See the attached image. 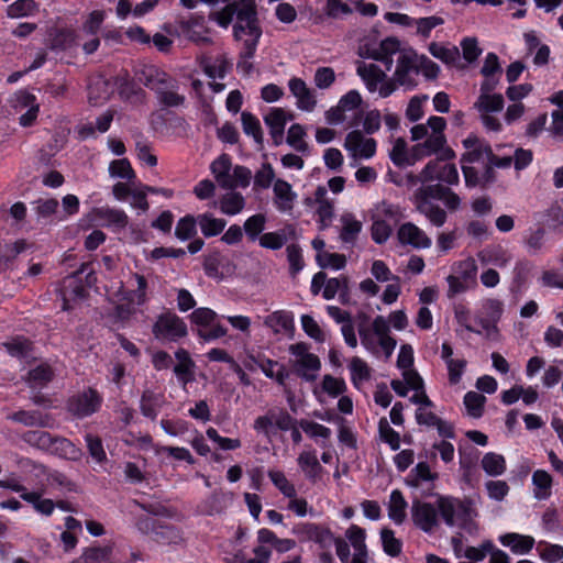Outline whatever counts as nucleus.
Returning <instances> with one entry per match:
<instances>
[{"mask_svg":"<svg viewBox=\"0 0 563 563\" xmlns=\"http://www.w3.org/2000/svg\"><path fill=\"white\" fill-rule=\"evenodd\" d=\"M446 121L442 117H430L427 124H416L410 129L411 140L418 142L411 147L413 161L437 155L423 167V179L453 186L460 181L455 164L445 163L455 157V152L446 145L444 130Z\"/></svg>","mask_w":563,"mask_h":563,"instance_id":"nucleus-1","label":"nucleus"},{"mask_svg":"<svg viewBox=\"0 0 563 563\" xmlns=\"http://www.w3.org/2000/svg\"><path fill=\"white\" fill-rule=\"evenodd\" d=\"M136 79L155 92L156 99L164 108L185 106L186 97L179 92L176 78L154 65H144L135 71Z\"/></svg>","mask_w":563,"mask_h":563,"instance_id":"nucleus-2","label":"nucleus"},{"mask_svg":"<svg viewBox=\"0 0 563 563\" xmlns=\"http://www.w3.org/2000/svg\"><path fill=\"white\" fill-rule=\"evenodd\" d=\"M438 508L440 517L449 527L459 526L470 534L477 532V525L473 520V509L471 501L462 500L451 496H440L438 498Z\"/></svg>","mask_w":563,"mask_h":563,"instance_id":"nucleus-3","label":"nucleus"},{"mask_svg":"<svg viewBox=\"0 0 563 563\" xmlns=\"http://www.w3.org/2000/svg\"><path fill=\"white\" fill-rule=\"evenodd\" d=\"M449 285L446 296L454 298L477 287V264L473 257H467L452 266V274L446 277Z\"/></svg>","mask_w":563,"mask_h":563,"instance_id":"nucleus-4","label":"nucleus"},{"mask_svg":"<svg viewBox=\"0 0 563 563\" xmlns=\"http://www.w3.org/2000/svg\"><path fill=\"white\" fill-rule=\"evenodd\" d=\"M22 440L37 449L60 453L63 455H75V445L65 438H54L46 431L34 430L23 433Z\"/></svg>","mask_w":563,"mask_h":563,"instance_id":"nucleus-5","label":"nucleus"},{"mask_svg":"<svg viewBox=\"0 0 563 563\" xmlns=\"http://www.w3.org/2000/svg\"><path fill=\"white\" fill-rule=\"evenodd\" d=\"M419 55L413 49H402L397 58L394 79L399 86L412 89L417 86L412 74H419Z\"/></svg>","mask_w":563,"mask_h":563,"instance_id":"nucleus-6","label":"nucleus"},{"mask_svg":"<svg viewBox=\"0 0 563 563\" xmlns=\"http://www.w3.org/2000/svg\"><path fill=\"white\" fill-rule=\"evenodd\" d=\"M101 404V395L96 389L88 387L68 399L67 409L73 416L85 418L97 412Z\"/></svg>","mask_w":563,"mask_h":563,"instance_id":"nucleus-7","label":"nucleus"},{"mask_svg":"<svg viewBox=\"0 0 563 563\" xmlns=\"http://www.w3.org/2000/svg\"><path fill=\"white\" fill-rule=\"evenodd\" d=\"M292 533L300 542L313 541L323 550L330 549L334 540V536L329 528L313 522H299L295 525Z\"/></svg>","mask_w":563,"mask_h":563,"instance_id":"nucleus-8","label":"nucleus"},{"mask_svg":"<svg viewBox=\"0 0 563 563\" xmlns=\"http://www.w3.org/2000/svg\"><path fill=\"white\" fill-rule=\"evenodd\" d=\"M153 334L157 339L176 341L187 335V325L176 313L164 312L153 325Z\"/></svg>","mask_w":563,"mask_h":563,"instance_id":"nucleus-9","label":"nucleus"},{"mask_svg":"<svg viewBox=\"0 0 563 563\" xmlns=\"http://www.w3.org/2000/svg\"><path fill=\"white\" fill-rule=\"evenodd\" d=\"M438 515H440L438 500L435 501V506L419 499L412 501V522L423 532L431 533L439 526Z\"/></svg>","mask_w":563,"mask_h":563,"instance_id":"nucleus-10","label":"nucleus"},{"mask_svg":"<svg viewBox=\"0 0 563 563\" xmlns=\"http://www.w3.org/2000/svg\"><path fill=\"white\" fill-rule=\"evenodd\" d=\"M344 147L354 158H371L376 153V141L365 137L360 130H353L347 133Z\"/></svg>","mask_w":563,"mask_h":563,"instance_id":"nucleus-11","label":"nucleus"},{"mask_svg":"<svg viewBox=\"0 0 563 563\" xmlns=\"http://www.w3.org/2000/svg\"><path fill=\"white\" fill-rule=\"evenodd\" d=\"M114 86L123 101L134 106L144 104L146 102L147 95L145 90L130 78L128 71L119 74L114 78Z\"/></svg>","mask_w":563,"mask_h":563,"instance_id":"nucleus-12","label":"nucleus"},{"mask_svg":"<svg viewBox=\"0 0 563 563\" xmlns=\"http://www.w3.org/2000/svg\"><path fill=\"white\" fill-rule=\"evenodd\" d=\"M397 236L401 244H409L415 249H428L431 245L430 238L412 222L401 224Z\"/></svg>","mask_w":563,"mask_h":563,"instance_id":"nucleus-13","label":"nucleus"},{"mask_svg":"<svg viewBox=\"0 0 563 563\" xmlns=\"http://www.w3.org/2000/svg\"><path fill=\"white\" fill-rule=\"evenodd\" d=\"M7 419L24 427L51 428L54 423L51 415L40 410H19L9 415Z\"/></svg>","mask_w":563,"mask_h":563,"instance_id":"nucleus-14","label":"nucleus"},{"mask_svg":"<svg viewBox=\"0 0 563 563\" xmlns=\"http://www.w3.org/2000/svg\"><path fill=\"white\" fill-rule=\"evenodd\" d=\"M292 115L287 117L283 108H273L264 118L265 124L269 128V133L275 145H280L284 140V131L287 120H291Z\"/></svg>","mask_w":563,"mask_h":563,"instance_id":"nucleus-15","label":"nucleus"},{"mask_svg":"<svg viewBox=\"0 0 563 563\" xmlns=\"http://www.w3.org/2000/svg\"><path fill=\"white\" fill-rule=\"evenodd\" d=\"M274 205L280 212L291 211L297 198L291 185L284 179H276L273 186Z\"/></svg>","mask_w":563,"mask_h":563,"instance_id":"nucleus-16","label":"nucleus"},{"mask_svg":"<svg viewBox=\"0 0 563 563\" xmlns=\"http://www.w3.org/2000/svg\"><path fill=\"white\" fill-rule=\"evenodd\" d=\"M289 90L297 99V106L305 111H312L317 104L313 92L307 87L306 82L297 77L289 80Z\"/></svg>","mask_w":563,"mask_h":563,"instance_id":"nucleus-17","label":"nucleus"},{"mask_svg":"<svg viewBox=\"0 0 563 563\" xmlns=\"http://www.w3.org/2000/svg\"><path fill=\"white\" fill-rule=\"evenodd\" d=\"M175 357L177 360V364L173 368L174 374L178 380L186 386L195 379L196 364L190 357L189 352L185 349H178L175 352Z\"/></svg>","mask_w":563,"mask_h":563,"instance_id":"nucleus-18","label":"nucleus"},{"mask_svg":"<svg viewBox=\"0 0 563 563\" xmlns=\"http://www.w3.org/2000/svg\"><path fill=\"white\" fill-rule=\"evenodd\" d=\"M400 42L396 37H387L383 40L378 45L375 46V53L371 55V59L383 63L386 70H390L394 64L393 56L399 54Z\"/></svg>","mask_w":563,"mask_h":563,"instance_id":"nucleus-19","label":"nucleus"},{"mask_svg":"<svg viewBox=\"0 0 563 563\" xmlns=\"http://www.w3.org/2000/svg\"><path fill=\"white\" fill-rule=\"evenodd\" d=\"M264 324L275 334H292L295 330L292 313L285 310H277L266 316L264 319Z\"/></svg>","mask_w":563,"mask_h":563,"instance_id":"nucleus-20","label":"nucleus"},{"mask_svg":"<svg viewBox=\"0 0 563 563\" xmlns=\"http://www.w3.org/2000/svg\"><path fill=\"white\" fill-rule=\"evenodd\" d=\"M296 238V230L294 225L288 224L282 230H278L276 232H267L260 236V245L264 249L268 250H279L282 249L288 239H295Z\"/></svg>","mask_w":563,"mask_h":563,"instance_id":"nucleus-21","label":"nucleus"},{"mask_svg":"<svg viewBox=\"0 0 563 563\" xmlns=\"http://www.w3.org/2000/svg\"><path fill=\"white\" fill-rule=\"evenodd\" d=\"M96 218L102 221L103 225L123 230L129 224V217L123 210L110 207L97 208L93 211Z\"/></svg>","mask_w":563,"mask_h":563,"instance_id":"nucleus-22","label":"nucleus"},{"mask_svg":"<svg viewBox=\"0 0 563 563\" xmlns=\"http://www.w3.org/2000/svg\"><path fill=\"white\" fill-rule=\"evenodd\" d=\"M295 373L307 382L317 378V372L321 367L320 358L316 354L305 355L303 358H296L292 362Z\"/></svg>","mask_w":563,"mask_h":563,"instance_id":"nucleus-23","label":"nucleus"},{"mask_svg":"<svg viewBox=\"0 0 563 563\" xmlns=\"http://www.w3.org/2000/svg\"><path fill=\"white\" fill-rule=\"evenodd\" d=\"M113 552V545H93L82 550V553L70 563H108Z\"/></svg>","mask_w":563,"mask_h":563,"instance_id":"nucleus-24","label":"nucleus"},{"mask_svg":"<svg viewBox=\"0 0 563 563\" xmlns=\"http://www.w3.org/2000/svg\"><path fill=\"white\" fill-rule=\"evenodd\" d=\"M249 358L262 369L265 376L276 379L279 385L285 384V380L288 377V372L284 365L278 364L276 361L255 357L254 355H249Z\"/></svg>","mask_w":563,"mask_h":563,"instance_id":"nucleus-25","label":"nucleus"},{"mask_svg":"<svg viewBox=\"0 0 563 563\" xmlns=\"http://www.w3.org/2000/svg\"><path fill=\"white\" fill-rule=\"evenodd\" d=\"M232 167L231 158L228 154L220 155L212 162L210 168L218 184L224 189H232L230 170Z\"/></svg>","mask_w":563,"mask_h":563,"instance_id":"nucleus-26","label":"nucleus"},{"mask_svg":"<svg viewBox=\"0 0 563 563\" xmlns=\"http://www.w3.org/2000/svg\"><path fill=\"white\" fill-rule=\"evenodd\" d=\"M357 75L365 81L367 89L374 92L378 84L386 79V74L375 64L360 63Z\"/></svg>","mask_w":563,"mask_h":563,"instance_id":"nucleus-27","label":"nucleus"},{"mask_svg":"<svg viewBox=\"0 0 563 563\" xmlns=\"http://www.w3.org/2000/svg\"><path fill=\"white\" fill-rule=\"evenodd\" d=\"M236 5L235 15L238 21L245 22L247 30L260 27L257 19L256 3L254 0L232 1Z\"/></svg>","mask_w":563,"mask_h":563,"instance_id":"nucleus-28","label":"nucleus"},{"mask_svg":"<svg viewBox=\"0 0 563 563\" xmlns=\"http://www.w3.org/2000/svg\"><path fill=\"white\" fill-rule=\"evenodd\" d=\"M342 228L340 231V239L345 244H354L357 235L362 231V222L356 220L353 214L345 213L341 216Z\"/></svg>","mask_w":563,"mask_h":563,"instance_id":"nucleus-29","label":"nucleus"},{"mask_svg":"<svg viewBox=\"0 0 563 563\" xmlns=\"http://www.w3.org/2000/svg\"><path fill=\"white\" fill-rule=\"evenodd\" d=\"M417 210L423 214L431 224L440 228L446 221V212L440 206L431 201H415Z\"/></svg>","mask_w":563,"mask_h":563,"instance_id":"nucleus-30","label":"nucleus"},{"mask_svg":"<svg viewBox=\"0 0 563 563\" xmlns=\"http://www.w3.org/2000/svg\"><path fill=\"white\" fill-rule=\"evenodd\" d=\"M198 225L206 238L219 235L225 228L224 219L214 218L211 213H202L197 217Z\"/></svg>","mask_w":563,"mask_h":563,"instance_id":"nucleus-31","label":"nucleus"},{"mask_svg":"<svg viewBox=\"0 0 563 563\" xmlns=\"http://www.w3.org/2000/svg\"><path fill=\"white\" fill-rule=\"evenodd\" d=\"M407 501L405 500L402 493L395 489L390 494L388 504V517L396 523L401 525L406 519Z\"/></svg>","mask_w":563,"mask_h":563,"instance_id":"nucleus-32","label":"nucleus"},{"mask_svg":"<svg viewBox=\"0 0 563 563\" xmlns=\"http://www.w3.org/2000/svg\"><path fill=\"white\" fill-rule=\"evenodd\" d=\"M25 240H18L12 244H7L0 250V271L11 267L18 255L29 249Z\"/></svg>","mask_w":563,"mask_h":563,"instance_id":"nucleus-33","label":"nucleus"},{"mask_svg":"<svg viewBox=\"0 0 563 563\" xmlns=\"http://www.w3.org/2000/svg\"><path fill=\"white\" fill-rule=\"evenodd\" d=\"M112 93L110 82L103 78L98 77L89 85V101L93 104H100L107 101Z\"/></svg>","mask_w":563,"mask_h":563,"instance_id":"nucleus-34","label":"nucleus"},{"mask_svg":"<svg viewBox=\"0 0 563 563\" xmlns=\"http://www.w3.org/2000/svg\"><path fill=\"white\" fill-rule=\"evenodd\" d=\"M532 484L534 485V497L543 500L550 497L552 487V476L543 470H537L532 474Z\"/></svg>","mask_w":563,"mask_h":563,"instance_id":"nucleus-35","label":"nucleus"},{"mask_svg":"<svg viewBox=\"0 0 563 563\" xmlns=\"http://www.w3.org/2000/svg\"><path fill=\"white\" fill-rule=\"evenodd\" d=\"M504 545H509L515 553H528L534 544V539L518 533H507L500 538Z\"/></svg>","mask_w":563,"mask_h":563,"instance_id":"nucleus-36","label":"nucleus"},{"mask_svg":"<svg viewBox=\"0 0 563 563\" xmlns=\"http://www.w3.org/2000/svg\"><path fill=\"white\" fill-rule=\"evenodd\" d=\"M54 377V371L47 364H41L27 373L25 382L30 387H43Z\"/></svg>","mask_w":563,"mask_h":563,"instance_id":"nucleus-37","label":"nucleus"},{"mask_svg":"<svg viewBox=\"0 0 563 563\" xmlns=\"http://www.w3.org/2000/svg\"><path fill=\"white\" fill-rule=\"evenodd\" d=\"M449 188V185L442 183L421 186L415 192V201H431V199L442 200L448 194Z\"/></svg>","mask_w":563,"mask_h":563,"instance_id":"nucleus-38","label":"nucleus"},{"mask_svg":"<svg viewBox=\"0 0 563 563\" xmlns=\"http://www.w3.org/2000/svg\"><path fill=\"white\" fill-rule=\"evenodd\" d=\"M474 108L481 113L498 112L504 108V97L500 93L479 95Z\"/></svg>","mask_w":563,"mask_h":563,"instance_id":"nucleus-39","label":"nucleus"},{"mask_svg":"<svg viewBox=\"0 0 563 563\" xmlns=\"http://www.w3.org/2000/svg\"><path fill=\"white\" fill-rule=\"evenodd\" d=\"M429 52L446 65H453L460 58V51L456 46H444L437 42L430 43Z\"/></svg>","mask_w":563,"mask_h":563,"instance_id":"nucleus-40","label":"nucleus"},{"mask_svg":"<svg viewBox=\"0 0 563 563\" xmlns=\"http://www.w3.org/2000/svg\"><path fill=\"white\" fill-rule=\"evenodd\" d=\"M245 206L244 197L236 191L225 194L220 200L221 212L228 216L240 213Z\"/></svg>","mask_w":563,"mask_h":563,"instance_id":"nucleus-41","label":"nucleus"},{"mask_svg":"<svg viewBox=\"0 0 563 563\" xmlns=\"http://www.w3.org/2000/svg\"><path fill=\"white\" fill-rule=\"evenodd\" d=\"M18 100L22 107H30V109L20 117V124L22 126H30L33 124L38 113V104H35V97L29 92H20Z\"/></svg>","mask_w":563,"mask_h":563,"instance_id":"nucleus-42","label":"nucleus"},{"mask_svg":"<svg viewBox=\"0 0 563 563\" xmlns=\"http://www.w3.org/2000/svg\"><path fill=\"white\" fill-rule=\"evenodd\" d=\"M241 121L243 132L246 135H251L254 141L262 145L263 144V131L260 123V120L253 115L251 112L244 111L241 113Z\"/></svg>","mask_w":563,"mask_h":563,"instance_id":"nucleus-43","label":"nucleus"},{"mask_svg":"<svg viewBox=\"0 0 563 563\" xmlns=\"http://www.w3.org/2000/svg\"><path fill=\"white\" fill-rule=\"evenodd\" d=\"M298 464L309 479L316 481L322 467L313 452H302L298 456Z\"/></svg>","mask_w":563,"mask_h":563,"instance_id":"nucleus-44","label":"nucleus"},{"mask_svg":"<svg viewBox=\"0 0 563 563\" xmlns=\"http://www.w3.org/2000/svg\"><path fill=\"white\" fill-rule=\"evenodd\" d=\"M162 395L152 390H144L141 397V412L143 416L154 420L157 416V408L161 406Z\"/></svg>","mask_w":563,"mask_h":563,"instance_id":"nucleus-45","label":"nucleus"},{"mask_svg":"<svg viewBox=\"0 0 563 563\" xmlns=\"http://www.w3.org/2000/svg\"><path fill=\"white\" fill-rule=\"evenodd\" d=\"M351 379L355 386L371 379V368L365 361L353 356L350 361Z\"/></svg>","mask_w":563,"mask_h":563,"instance_id":"nucleus-46","label":"nucleus"},{"mask_svg":"<svg viewBox=\"0 0 563 563\" xmlns=\"http://www.w3.org/2000/svg\"><path fill=\"white\" fill-rule=\"evenodd\" d=\"M223 265V256L220 252L214 251L205 256L203 260V269L208 277L221 280L224 275L220 271V267Z\"/></svg>","mask_w":563,"mask_h":563,"instance_id":"nucleus-47","label":"nucleus"},{"mask_svg":"<svg viewBox=\"0 0 563 563\" xmlns=\"http://www.w3.org/2000/svg\"><path fill=\"white\" fill-rule=\"evenodd\" d=\"M482 467L488 475L497 476L505 472L506 462L503 455L489 452L482 459Z\"/></svg>","mask_w":563,"mask_h":563,"instance_id":"nucleus-48","label":"nucleus"},{"mask_svg":"<svg viewBox=\"0 0 563 563\" xmlns=\"http://www.w3.org/2000/svg\"><path fill=\"white\" fill-rule=\"evenodd\" d=\"M268 477L274 486L286 497H296L297 490L295 485L290 483L282 471L269 470Z\"/></svg>","mask_w":563,"mask_h":563,"instance_id":"nucleus-49","label":"nucleus"},{"mask_svg":"<svg viewBox=\"0 0 563 563\" xmlns=\"http://www.w3.org/2000/svg\"><path fill=\"white\" fill-rule=\"evenodd\" d=\"M197 218L191 214L185 216L179 219L175 229V235L181 241L194 238L197 233Z\"/></svg>","mask_w":563,"mask_h":563,"instance_id":"nucleus-50","label":"nucleus"},{"mask_svg":"<svg viewBox=\"0 0 563 563\" xmlns=\"http://www.w3.org/2000/svg\"><path fill=\"white\" fill-rule=\"evenodd\" d=\"M109 174L111 177H119L132 183L135 179V173L126 158L114 159L109 165Z\"/></svg>","mask_w":563,"mask_h":563,"instance_id":"nucleus-51","label":"nucleus"},{"mask_svg":"<svg viewBox=\"0 0 563 563\" xmlns=\"http://www.w3.org/2000/svg\"><path fill=\"white\" fill-rule=\"evenodd\" d=\"M486 397L476 391H468L464 396V405L466 407L467 413L473 418L482 417Z\"/></svg>","mask_w":563,"mask_h":563,"instance_id":"nucleus-52","label":"nucleus"},{"mask_svg":"<svg viewBox=\"0 0 563 563\" xmlns=\"http://www.w3.org/2000/svg\"><path fill=\"white\" fill-rule=\"evenodd\" d=\"M2 345L11 356L19 358L26 357L32 350V343L22 336L14 338Z\"/></svg>","mask_w":563,"mask_h":563,"instance_id":"nucleus-53","label":"nucleus"},{"mask_svg":"<svg viewBox=\"0 0 563 563\" xmlns=\"http://www.w3.org/2000/svg\"><path fill=\"white\" fill-rule=\"evenodd\" d=\"M380 539L384 552L389 556H398L401 553L402 543L399 539L395 538V533L389 528L380 530Z\"/></svg>","mask_w":563,"mask_h":563,"instance_id":"nucleus-54","label":"nucleus"},{"mask_svg":"<svg viewBox=\"0 0 563 563\" xmlns=\"http://www.w3.org/2000/svg\"><path fill=\"white\" fill-rule=\"evenodd\" d=\"M390 159L397 166L412 165L416 161H413L412 156H408L407 153V143L404 139L398 137L390 152Z\"/></svg>","mask_w":563,"mask_h":563,"instance_id":"nucleus-55","label":"nucleus"},{"mask_svg":"<svg viewBox=\"0 0 563 563\" xmlns=\"http://www.w3.org/2000/svg\"><path fill=\"white\" fill-rule=\"evenodd\" d=\"M305 135H306V132L300 124H298V123L292 124L288 130L286 142L291 147H294L296 151L306 153V152H308L309 146L302 140Z\"/></svg>","mask_w":563,"mask_h":563,"instance_id":"nucleus-56","label":"nucleus"},{"mask_svg":"<svg viewBox=\"0 0 563 563\" xmlns=\"http://www.w3.org/2000/svg\"><path fill=\"white\" fill-rule=\"evenodd\" d=\"M378 432L380 439L388 443L390 449L397 451L400 446V435L388 423L386 418H382L378 422Z\"/></svg>","mask_w":563,"mask_h":563,"instance_id":"nucleus-57","label":"nucleus"},{"mask_svg":"<svg viewBox=\"0 0 563 563\" xmlns=\"http://www.w3.org/2000/svg\"><path fill=\"white\" fill-rule=\"evenodd\" d=\"M266 217L262 213L254 214L244 222V231L251 241L260 239V234L264 231Z\"/></svg>","mask_w":563,"mask_h":563,"instance_id":"nucleus-58","label":"nucleus"},{"mask_svg":"<svg viewBox=\"0 0 563 563\" xmlns=\"http://www.w3.org/2000/svg\"><path fill=\"white\" fill-rule=\"evenodd\" d=\"M318 265L322 268L332 267L335 269L344 268L346 265V257L339 253L322 252L316 256Z\"/></svg>","mask_w":563,"mask_h":563,"instance_id":"nucleus-59","label":"nucleus"},{"mask_svg":"<svg viewBox=\"0 0 563 563\" xmlns=\"http://www.w3.org/2000/svg\"><path fill=\"white\" fill-rule=\"evenodd\" d=\"M232 64L223 54L216 58L213 65H205L203 71L209 78H224Z\"/></svg>","mask_w":563,"mask_h":563,"instance_id":"nucleus-60","label":"nucleus"},{"mask_svg":"<svg viewBox=\"0 0 563 563\" xmlns=\"http://www.w3.org/2000/svg\"><path fill=\"white\" fill-rule=\"evenodd\" d=\"M247 35H250V38H246L243 41V47L239 55H241L242 58H253L257 48V44L260 42V38L262 36V29L261 27H252L251 30H247Z\"/></svg>","mask_w":563,"mask_h":563,"instance_id":"nucleus-61","label":"nucleus"},{"mask_svg":"<svg viewBox=\"0 0 563 563\" xmlns=\"http://www.w3.org/2000/svg\"><path fill=\"white\" fill-rule=\"evenodd\" d=\"M275 179V172L269 163H263L254 175V186L260 189H267Z\"/></svg>","mask_w":563,"mask_h":563,"instance_id":"nucleus-62","label":"nucleus"},{"mask_svg":"<svg viewBox=\"0 0 563 563\" xmlns=\"http://www.w3.org/2000/svg\"><path fill=\"white\" fill-rule=\"evenodd\" d=\"M345 538L349 540L354 551H367L365 544L366 532L363 528L352 525L346 529Z\"/></svg>","mask_w":563,"mask_h":563,"instance_id":"nucleus-63","label":"nucleus"},{"mask_svg":"<svg viewBox=\"0 0 563 563\" xmlns=\"http://www.w3.org/2000/svg\"><path fill=\"white\" fill-rule=\"evenodd\" d=\"M298 426L310 437V438H323L329 439L331 437V430L320 423L301 419Z\"/></svg>","mask_w":563,"mask_h":563,"instance_id":"nucleus-64","label":"nucleus"}]
</instances>
